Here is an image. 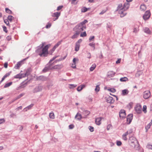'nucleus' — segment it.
<instances>
[{
	"label": "nucleus",
	"mask_w": 152,
	"mask_h": 152,
	"mask_svg": "<svg viewBox=\"0 0 152 152\" xmlns=\"http://www.w3.org/2000/svg\"><path fill=\"white\" fill-rule=\"evenodd\" d=\"M129 4L128 3H125L123 5L121 4H118L117 10L120 15L121 17H123L125 16L127 13L126 10L129 8Z\"/></svg>",
	"instance_id": "f257e3e1"
},
{
	"label": "nucleus",
	"mask_w": 152,
	"mask_h": 152,
	"mask_svg": "<svg viewBox=\"0 0 152 152\" xmlns=\"http://www.w3.org/2000/svg\"><path fill=\"white\" fill-rule=\"evenodd\" d=\"M45 44V42L43 43L42 44L41 47L38 48L36 50V52L41 57L46 56L48 54V49L50 45H47L43 48Z\"/></svg>",
	"instance_id": "f03ea898"
},
{
	"label": "nucleus",
	"mask_w": 152,
	"mask_h": 152,
	"mask_svg": "<svg viewBox=\"0 0 152 152\" xmlns=\"http://www.w3.org/2000/svg\"><path fill=\"white\" fill-rule=\"evenodd\" d=\"M88 21L87 20H85L83 21L76 25L74 28V30L80 34V32L86 28V23Z\"/></svg>",
	"instance_id": "7ed1b4c3"
},
{
	"label": "nucleus",
	"mask_w": 152,
	"mask_h": 152,
	"mask_svg": "<svg viewBox=\"0 0 152 152\" xmlns=\"http://www.w3.org/2000/svg\"><path fill=\"white\" fill-rule=\"evenodd\" d=\"M129 142L130 145L134 147H135L136 145H137L138 144V142L136 138L132 136L129 137Z\"/></svg>",
	"instance_id": "20e7f679"
},
{
	"label": "nucleus",
	"mask_w": 152,
	"mask_h": 152,
	"mask_svg": "<svg viewBox=\"0 0 152 152\" xmlns=\"http://www.w3.org/2000/svg\"><path fill=\"white\" fill-rule=\"evenodd\" d=\"M132 131L131 130H129L126 132L122 136V139L124 140H127L126 136L128 134H130L132 133Z\"/></svg>",
	"instance_id": "39448f33"
},
{
	"label": "nucleus",
	"mask_w": 152,
	"mask_h": 152,
	"mask_svg": "<svg viewBox=\"0 0 152 152\" xmlns=\"http://www.w3.org/2000/svg\"><path fill=\"white\" fill-rule=\"evenodd\" d=\"M151 96L150 92L149 91H145L143 93V97L145 99H147L149 98Z\"/></svg>",
	"instance_id": "423d86ee"
},
{
	"label": "nucleus",
	"mask_w": 152,
	"mask_h": 152,
	"mask_svg": "<svg viewBox=\"0 0 152 152\" xmlns=\"http://www.w3.org/2000/svg\"><path fill=\"white\" fill-rule=\"evenodd\" d=\"M135 110L137 113H140L142 111L141 106L140 104H137L136 106L135 107Z\"/></svg>",
	"instance_id": "0eeeda50"
},
{
	"label": "nucleus",
	"mask_w": 152,
	"mask_h": 152,
	"mask_svg": "<svg viewBox=\"0 0 152 152\" xmlns=\"http://www.w3.org/2000/svg\"><path fill=\"white\" fill-rule=\"evenodd\" d=\"M61 14V12H54L53 13L52 15V17H54L53 19L54 21H55L56 20H57L59 17L60 16Z\"/></svg>",
	"instance_id": "6e6552de"
},
{
	"label": "nucleus",
	"mask_w": 152,
	"mask_h": 152,
	"mask_svg": "<svg viewBox=\"0 0 152 152\" xmlns=\"http://www.w3.org/2000/svg\"><path fill=\"white\" fill-rule=\"evenodd\" d=\"M151 15L150 12L149 11H146L143 16V18L144 20H146L148 19Z\"/></svg>",
	"instance_id": "1a4fd4ad"
},
{
	"label": "nucleus",
	"mask_w": 152,
	"mask_h": 152,
	"mask_svg": "<svg viewBox=\"0 0 152 152\" xmlns=\"http://www.w3.org/2000/svg\"><path fill=\"white\" fill-rule=\"evenodd\" d=\"M126 115L125 111L124 110H121L119 112V117L120 118L123 119L125 117Z\"/></svg>",
	"instance_id": "9d476101"
},
{
	"label": "nucleus",
	"mask_w": 152,
	"mask_h": 152,
	"mask_svg": "<svg viewBox=\"0 0 152 152\" xmlns=\"http://www.w3.org/2000/svg\"><path fill=\"white\" fill-rule=\"evenodd\" d=\"M133 115L130 114L127 117V123L128 124H129L130 123L133 118Z\"/></svg>",
	"instance_id": "9b49d317"
},
{
	"label": "nucleus",
	"mask_w": 152,
	"mask_h": 152,
	"mask_svg": "<svg viewBox=\"0 0 152 152\" xmlns=\"http://www.w3.org/2000/svg\"><path fill=\"white\" fill-rule=\"evenodd\" d=\"M26 73L25 74H22L20 73L19 74L15 75L14 78H15L21 79L23 77H25L26 75Z\"/></svg>",
	"instance_id": "f8f14e48"
},
{
	"label": "nucleus",
	"mask_w": 152,
	"mask_h": 152,
	"mask_svg": "<svg viewBox=\"0 0 152 152\" xmlns=\"http://www.w3.org/2000/svg\"><path fill=\"white\" fill-rule=\"evenodd\" d=\"M102 118L101 117H99L96 119L95 122L97 125H99L101 124Z\"/></svg>",
	"instance_id": "ddd939ff"
},
{
	"label": "nucleus",
	"mask_w": 152,
	"mask_h": 152,
	"mask_svg": "<svg viewBox=\"0 0 152 152\" xmlns=\"http://www.w3.org/2000/svg\"><path fill=\"white\" fill-rule=\"evenodd\" d=\"M50 69H51V66H50V64L48 65L47 66L45 67L43 70L42 71L43 72H47Z\"/></svg>",
	"instance_id": "4468645a"
},
{
	"label": "nucleus",
	"mask_w": 152,
	"mask_h": 152,
	"mask_svg": "<svg viewBox=\"0 0 152 152\" xmlns=\"http://www.w3.org/2000/svg\"><path fill=\"white\" fill-rule=\"evenodd\" d=\"M115 75V73L112 71H110L108 72L107 77H113Z\"/></svg>",
	"instance_id": "2eb2a0df"
},
{
	"label": "nucleus",
	"mask_w": 152,
	"mask_h": 152,
	"mask_svg": "<svg viewBox=\"0 0 152 152\" xmlns=\"http://www.w3.org/2000/svg\"><path fill=\"white\" fill-rule=\"evenodd\" d=\"M62 42V40L58 42L56 44L54 45V47H53V48L52 49V50H53V51H54L55 50V49L57 47H58L59 45H60L61 44Z\"/></svg>",
	"instance_id": "dca6fc26"
},
{
	"label": "nucleus",
	"mask_w": 152,
	"mask_h": 152,
	"mask_svg": "<svg viewBox=\"0 0 152 152\" xmlns=\"http://www.w3.org/2000/svg\"><path fill=\"white\" fill-rule=\"evenodd\" d=\"M146 9V6L144 4H141L140 7V9L141 11H145Z\"/></svg>",
	"instance_id": "f3484780"
},
{
	"label": "nucleus",
	"mask_w": 152,
	"mask_h": 152,
	"mask_svg": "<svg viewBox=\"0 0 152 152\" xmlns=\"http://www.w3.org/2000/svg\"><path fill=\"white\" fill-rule=\"evenodd\" d=\"M85 86H86L85 85H81L77 87V90L78 91H80L83 88H85Z\"/></svg>",
	"instance_id": "a211bd4d"
},
{
	"label": "nucleus",
	"mask_w": 152,
	"mask_h": 152,
	"mask_svg": "<svg viewBox=\"0 0 152 152\" xmlns=\"http://www.w3.org/2000/svg\"><path fill=\"white\" fill-rule=\"evenodd\" d=\"M75 118L78 120H80L81 119L82 116L80 114L78 113L75 116Z\"/></svg>",
	"instance_id": "6ab92c4d"
},
{
	"label": "nucleus",
	"mask_w": 152,
	"mask_h": 152,
	"mask_svg": "<svg viewBox=\"0 0 152 152\" xmlns=\"http://www.w3.org/2000/svg\"><path fill=\"white\" fill-rule=\"evenodd\" d=\"M49 118L51 119H54L55 118V115L53 112L50 113L49 114Z\"/></svg>",
	"instance_id": "aec40b11"
},
{
	"label": "nucleus",
	"mask_w": 152,
	"mask_h": 152,
	"mask_svg": "<svg viewBox=\"0 0 152 152\" xmlns=\"http://www.w3.org/2000/svg\"><path fill=\"white\" fill-rule=\"evenodd\" d=\"M144 31L148 34H151V31H150V29L149 28H145L144 29Z\"/></svg>",
	"instance_id": "412c9836"
},
{
	"label": "nucleus",
	"mask_w": 152,
	"mask_h": 152,
	"mask_svg": "<svg viewBox=\"0 0 152 152\" xmlns=\"http://www.w3.org/2000/svg\"><path fill=\"white\" fill-rule=\"evenodd\" d=\"M50 66H51V69H59L60 68V66L58 65H56L53 67L52 66L51 64H50Z\"/></svg>",
	"instance_id": "4be33fe9"
},
{
	"label": "nucleus",
	"mask_w": 152,
	"mask_h": 152,
	"mask_svg": "<svg viewBox=\"0 0 152 152\" xmlns=\"http://www.w3.org/2000/svg\"><path fill=\"white\" fill-rule=\"evenodd\" d=\"M120 80L121 82H126L128 81V79L127 77H124L121 78L120 79Z\"/></svg>",
	"instance_id": "5701e85b"
},
{
	"label": "nucleus",
	"mask_w": 152,
	"mask_h": 152,
	"mask_svg": "<svg viewBox=\"0 0 152 152\" xmlns=\"http://www.w3.org/2000/svg\"><path fill=\"white\" fill-rule=\"evenodd\" d=\"M142 72L141 71H139L137 72L135 75V76L136 77H139L140 75H142Z\"/></svg>",
	"instance_id": "b1692460"
},
{
	"label": "nucleus",
	"mask_w": 152,
	"mask_h": 152,
	"mask_svg": "<svg viewBox=\"0 0 152 152\" xmlns=\"http://www.w3.org/2000/svg\"><path fill=\"white\" fill-rule=\"evenodd\" d=\"M75 33L72 37V39H75L77 37L78 35L80 34L77 32H75Z\"/></svg>",
	"instance_id": "393cba45"
},
{
	"label": "nucleus",
	"mask_w": 152,
	"mask_h": 152,
	"mask_svg": "<svg viewBox=\"0 0 152 152\" xmlns=\"http://www.w3.org/2000/svg\"><path fill=\"white\" fill-rule=\"evenodd\" d=\"M80 45L79 44L76 43L75 47V50L76 51H78L79 50Z\"/></svg>",
	"instance_id": "a878e982"
},
{
	"label": "nucleus",
	"mask_w": 152,
	"mask_h": 152,
	"mask_svg": "<svg viewBox=\"0 0 152 152\" xmlns=\"http://www.w3.org/2000/svg\"><path fill=\"white\" fill-rule=\"evenodd\" d=\"M96 67V65L95 64L92 65V66L90 68V70L91 71H93Z\"/></svg>",
	"instance_id": "bb28decb"
},
{
	"label": "nucleus",
	"mask_w": 152,
	"mask_h": 152,
	"mask_svg": "<svg viewBox=\"0 0 152 152\" xmlns=\"http://www.w3.org/2000/svg\"><path fill=\"white\" fill-rule=\"evenodd\" d=\"M113 98L111 97H109L107 99V102L109 103H112L113 101Z\"/></svg>",
	"instance_id": "cd10ccee"
},
{
	"label": "nucleus",
	"mask_w": 152,
	"mask_h": 152,
	"mask_svg": "<svg viewBox=\"0 0 152 152\" xmlns=\"http://www.w3.org/2000/svg\"><path fill=\"white\" fill-rule=\"evenodd\" d=\"M152 124V121L150 122V123H149L148 125H147L145 127V129L147 130H148V129H149Z\"/></svg>",
	"instance_id": "c85d7f7f"
},
{
	"label": "nucleus",
	"mask_w": 152,
	"mask_h": 152,
	"mask_svg": "<svg viewBox=\"0 0 152 152\" xmlns=\"http://www.w3.org/2000/svg\"><path fill=\"white\" fill-rule=\"evenodd\" d=\"M12 83V82H10L9 83H6L5 84V85H4V88H6L7 87H8L10 86Z\"/></svg>",
	"instance_id": "c756f323"
},
{
	"label": "nucleus",
	"mask_w": 152,
	"mask_h": 152,
	"mask_svg": "<svg viewBox=\"0 0 152 152\" xmlns=\"http://www.w3.org/2000/svg\"><path fill=\"white\" fill-rule=\"evenodd\" d=\"M14 18L11 15H9L7 17V19L8 20H9L11 22L12 20Z\"/></svg>",
	"instance_id": "7c9ffc66"
},
{
	"label": "nucleus",
	"mask_w": 152,
	"mask_h": 152,
	"mask_svg": "<svg viewBox=\"0 0 152 152\" xmlns=\"http://www.w3.org/2000/svg\"><path fill=\"white\" fill-rule=\"evenodd\" d=\"M87 10L88 9L86 7H84L82 8L81 11L82 12H86Z\"/></svg>",
	"instance_id": "2f4dec72"
},
{
	"label": "nucleus",
	"mask_w": 152,
	"mask_h": 152,
	"mask_svg": "<svg viewBox=\"0 0 152 152\" xmlns=\"http://www.w3.org/2000/svg\"><path fill=\"white\" fill-rule=\"evenodd\" d=\"M21 63H22L21 62H19L16 65L15 67H17V69H18L19 68V67L21 65Z\"/></svg>",
	"instance_id": "473e14b6"
},
{
	"label": "nucleus",
	"mask_w": 152,
	"mask_h": 152,
	"mask_svg": "<svg viewBox=\"0 0 152 152\" xmlns=\"http://www.w3.org/2000/svg\"><path fill=\"white\" fill-rule=\"evenodd\" d=\"M128 91L127 90L125 89L123 90L122 91V94L123 95H125L128 93Z\"/></svg>",
	"instance_id": "72a5a7b5"
},
{
	"label": "nucleus",
	"mask_w": 152,
	"mask_h": 152,
	"mask_svg": "<svg viewBox=\"0 0 152 152\" xmlns=\"http://www.w3.org/2000/svg\"><path fill=\"white\" fill-rule=\"evenodd\" d=\"M112 128V126L111 124H109L107 125V130H109L111 129Z\"/></svg>",
	"instance_id": "f704fd0d"
},
{
	"label": "nucleus",
	"mask_w": 152,
	"mask_h": 152,
	"mask_svg": "<svg viewBox=\"0 0 152 152\" xmlns=\"http://www.w3.org/2000/svg\"><path fill=\"white\" fill-rule=\"evenodd\" d=\"M86 36H87V34H86V31H84L83 33H82L80 35V36L81 37H86Z\"/></svg>",
	"instance_id": "c9c22d12"
},
{
	"label": "nucleus",
	"mask_w": 152,
	"mask_h": 152,
	"mask_svg": "<svg viewBox=\"0 0 152 152\" xmlns=\"http://www.w3.org/2000/svg\"><path fill=\"white\" fill-rule=\"evenodd\" d=\"M147 107L146 105H144L143 106L142 110L144 113H146L147 112L146 111Z\"/></svg>",
	"instance_id": "e433bc0d"
},
{
	"label": "nucleus",
	"mask_w": 152,
	"mask_h": 152,
	"mask_svg": "<svg viewBox=\"0 0 152 152\" xmlns=\"http://www.w3.org/2000/svg\"><path fill=\"white\" fill-rule=\"evenodd\" d=\"M108 90L112 93H114L116 91L115 89L114 88H111L110 89H108Z\"/></svg>",
	"instance_id": "4c0bfd02"
},
{
	"label": "nucleus",
	"mask_w": 152,
	"mask_h": 152,
	"mask_svg": "<svg viewBox=\"0 0 152 152\" xmlns=\"http://www.w3.org/2000/svg\"><path fill=\"white\" fill-rule=\"evenodd\" d=\"M100 89V88L99 86V85H97L96 86V88L95 89V90L96 92H98Z\"/></svg>",
	"instance_id": "58836bf2"
},
{
	"label": "nucleus",
	"mask_w": 152,
	"mask_h": 152,
	"mask_svg": "<svg viewBox=\"0 0 152 152\" xmlns=\"http://www.w3.org/2000/svg\"><path fill=\"white\" fill-rule=\"evenodd\" d=\"M69 88H74L77 86V85L74 84H69Z\"/></svg>",
	"instance_id": "ea45409f"
},
{
	"label": "nucleus",
	"mask_w": 152,
	"mask_h": 152,
	"mask_svg": "<svg viewBox=\"0 0 152 152\" xmlns=\"http://www.w3.org/2000/svg\"><path fill=\"white\" fill-rule=\"evenodd\" d=\"M33 104H31L30 105H29V106H28L27 107H26L24 109H26V111L27 110V109H30L32 107H33Z\"/></svg>",
	"instance_id": "a19ab883"
},
{
	"label": "nucleus",
	"mask_w": 152,
	"mask_h": 152,
	"mask_svg": "<svg viewBox=\"0 0 152 152\" xmlns=\"http://www.w3.org/2000/svg\"><path fill=\"white\" fill-rule=\"evenodd\" d=\"M5 10L6 12L9 14H10L12 12L8 8H5Z\"/></svg>",
	"instance_id": "79ce46f5"
},
{
	"label": "nucleus",
	"mask_w": 152,
	"mask_h": 152,
	"mask_svg": "<svg viewBox=\"0 0 152 152\" xmlns=\"http://www.w3.org/2000/svg\"><path fill=\"white\" fill-rule=\"evenodd\" d=\"M4 23L7 26L9 25V23L8 19H6L4 20Z\"/></svg>",
	"instance_id": "37998d69"
},
{
	"label": "nucleus",
	"mask_w": 152,
	"mask_h": 152,
	"mask_svg": "<svg viewBox=\"0 0 152 152\" xmlns=\"http://www.w3.org/2000/svg\"><path fill=\"white\" fill-rule=\"evenodd\" d=\"M51 23H48L47 25H46L45 26V28H48L50 27L51 26Z\"/></svg>",
	"instance_id": "c03bdc74"
},
{
	"label": "nucleus",
	"mask_w": 152,
	"mask_h": 152,
	"mask_svg": "<svg viewBox=\"0 0 152 152\" xmlns=\"http://www.w3.org/2000/svg\"><path fill=\"white\" fill-rule=\"evenodd\" d=\"M146 147L148 149H152V145H148Z\"/></svg>",
	"instance_id": "a18cd8bd"
},
{
	"label": "nucleus",
	"mask_w": 152,
	"mask_h": 152,
	"mask_svg": "<svg viewBox=\"0 0 152 152\" xmlns=\"http://www.w3.org/2000/svg\"><path fill=\"white\" fill-rule=\"evenodd\" d=\"M122 144L121 142L120 141H117L116 142V144L118 146H120Z\"/></svg>",
	"instance_id": "49530a36"
},
{
	"label": "nucleus",
	"mask_w": 152,
	"mask_h": 152,
	"mask_svg": "<svg viewBox=\"0 0 152 152\" xmlns=\"http://www.w3.org/2000/svg\"><path fill=\"white\" fill-rule=\"evenodd\" d=\"M76 63H73L71 64V67L73 68H76Z\"/></svg>",
	"instance_id": "de8ad7c7"
},
{
	"label": "nucleus",
	"mask_w": 152,
	"mask_h": 152,
	"mask_svg": "<svg viewBox=\"0 0 152 152\" xmlns=\"http://www.w3.org/2000/svg\"><path fill=\"white\" fill-rule=\"evenodd\" d=\"M3 28L4 31L6 33H7V28L5 26H3Z\"/></svg>",
	"instance_id": "09e8293b"
},
{
	"label": "nucleus",
	"mask_w": 152,
	"mask_h": 152,
	"mask_svg": "<svg viewBox=\"0 0 152 152\" xmlns=\"http://www.w3.org/2000/svg\"><path fill=\"white\" fill-rule=\"evenodd\" d=\"M11 39V37L10 36H7L6 38V40L8 41L10 40Z\"/></svg>",
	"instance_id": "8fccbe9b"
},
{
	"label": "nucleus",
	"mask_w": 152,
	"mask_h": 152,
	"mask_svg": "<svg viewBox=\"0 0 152 152\" xmlns=\"http://www.w3.org/2000/svg\"><path fill=\"white\" fill-rule=\"evenodd\" d=\"M63 7V6H59L57 7V11L59 10H61Z\"/></svg>",
	"instance_id": "3c124183"
},
{
	"label": "nucleus",
	"mask_w": 152,
	"mask_h": 152,
	"mask_svg": "<svg viewBox=\"0 0 152 152\" xmlns=\"http://www.w3.org/2000/svg\"><path fill=\"white\" fill-rule=\"evenodd\" d=\"M89 130L91 132H93L94 131V130L93 127L91 126H89Z\"/></svg>",
	"instance_id": "603ef678"
},
{
	"label": "nucleus",
	"mask_w": 152,
	"mask_h": 152,
	"mask_svg": "<svg viewBox=\"0 0 152 152\" xmlns=\"http://www.w3.org/2000/svg\"><path fill=\"white\" fill-rule=\"evenodd\" d=\"M89 45L92 47H93L94 48H95V44L93 43H90L89 44Z\"/></svg>",
	"instance_id": "864d4df0"
},
{
	"label": "nucleus",
	"mask_w": 152,
	"mask_h": 152,
	"mask_svg": "<svg viewBox=\"0 0 152 152\" xmlns=\"http://www.w3.org/2000/svg\"><path fill=\"white\" fill-rule=\"evenodd\" d=\"M5 122V120L4 119H0V124Z\"/></svg>",
	"instance_id": "5fc2aeb1"
},
{
	"label": "nucleus",
	"mask_w": 152,
	"mask_h": 152,
	"mask_svg": "<svg viewBox=\"0 0 152 152\" xmlns=\"http://www.w3.org/2000/svg\"><path fill=\"white\" fill-rule=\"evenodd\" d=\"M24 95V94H20L18 96L16 99H18L21 97L22 96H23Z\"/></svg>",
	"instance_id": "6e6d98bb"
},
{
	"label": "nucleus",
	"mask_w": 152,
	"mask_h": 152,
	"mask_svg": "<svg viewBox=\"0 0 152 152\" xmlns=\"http://www.w3.org/2000/svg\"><path fill=\"white\" fill-rule=\"evenodd\" d=\"M22 107L20 106L16 109V110L17 111H18L19 110H21L22 109Z\"/></svg>",
	"instance_id": "4d7b16f0"
},
{
	"label": "nucleus",
	"mask_w": 152,
	"mask_h": 152,
	"mask_svg": "<svg viewBox=\"0 0 152 152\" xmlns=\"http://www.w3.org/2000/svg\"><path fill=\"white\" fill-rule=\"evenodd\" d=\"M56 57L57 56H55L53 57V58L50 61L49 63H51L53 60L55 59L56 58Z\"/></svg>",
	"instance_id": "13d9d810"
},
{
	"label": "nucleus",
	"mask_w": 152,
	"mask_h": 152,
	"mask_svg": "<svg viewBox=\"0 0 152 152\" xmlns=\"http://www.w3.org/2000/svg\"><path fill=\"white\" fill-rule=\"evenodd\" d=\"M8 66V63L7 62H5L4 64V67L5 68H7Z\"/></svg>",
	"instance_id": "bf43d9fd"
},
{
	"label": "nucleus",
	"mask_w": 152,
	"mask_h": 152,
	"mask_svg": "<svg viewBox=\"0 0 152 152\" xmlns=\"http://www.w3.org/2000/svg\"><path fill=\"white\" fill-rule=\"evenodd\" d=\"M94 36H91L89 38V40L90 41H91L92 39H94Z\"/></svg>",
	"instance_id": "052dcab7"
},
{
	"label": "nucleus",
	"mask_w": 152,
	"mask_h": 152,
	"mask_svg": "<svg viewBox=\"0 0 152 152\" xmlns=\"http://www.w3.org/2000/svg\"><path fill=\"white\" fill-rule=\"evenodd\" d=\"M69 129H72L74 127V125H73L72 124H71V125H69Z\"/></svg>",
	"instance_id": "680f3d73"
},
{
	"label": "nucleus",
	"mask_w": 152,
	"mask_h": 152,
	"mask_svg": "<svg viewBox=\"0 0 152 152\" xmlns=\"http://www.w3.org/2000/svg\"><path fill=\"white\" fill-rule=\"evenodd\" d=\"M10 75V74L9 73H7L4 76L6 78L7 77L9 76Z\"/></svg>",
	"instance_id": "e2e57ef3"
},
{
	"label": "nucleus",
	"mask_w": 152,
	"mask_h": 152,
	"mask_svg": "<svg viewBox=\"0 0 152 152\" xmlns=\"http://www.w3.org/2000/svg\"><path fill=\"white\" fill-rule=\"evenodd\" d=\"M121 59H119L116 62V64H118L120 63L121 62Z\"/></svg>",
	"instance_id": "0e129e2a"
},
{
	"label": "nucleus",
	"mask_w": 152,
	"mask_h": 152,
	"mask_svg": "<svg viewBox=\"0 0 152 152\" xmlns=\"http://www.w3.org/2000/svg\"><path fill=\"white\" fill-rule=\"evenodd\" d=\"M106 12V11L102 10L101 12L99 13L100 15H102L105 13Z\"/></svg>",
	"instance_id": "69168bd1"
},
{
	"label": "nucleus",
	"mask_w": 152,
	"mask_h": 152,
	"mask_svg": "<svg viewBox=\"0 0 152 152\" xmlns=\"http://www.w3.org/2000/svg\"><path fill=\"white\" fill-rule=\"evenodd\" d=\"M76 60L77 59L75 58H74L73 60V63H75Z\"/></svg>",
	"instance_id": "338daca9"
},
{
	"label": "nucleus",
	"mask_w": 152,
	"mask_h": 152,
	"mask_svg": "<svg viewBox=\"0 0 152 152\" xmlns=\"http://www.w3.org/2000/svg\"><path fill=\"white\" fill-rule=\"evenodd\" d=\"M5 78L4 76L2 78L0 82V83H1V82H2L4 80Z\"/></svg>",
	"instance_id": "774afa93"
}]
</instances>
